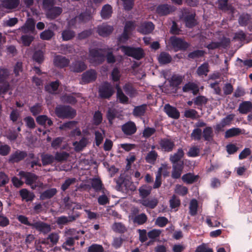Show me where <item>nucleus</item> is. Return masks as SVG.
<instances>
[{
	"mask_svg": "<svg viewBox=\"0 0 252 252\" xmlns=\"http://www.w3.org/2000/svg\"><path fill=\"white\" fill-rule=\"evenodd\" d=\"M103 51V50L102 49L94 48L90 50L89 56L92 62L99 64L102 63L105 58Z\"/></svg>",
	"mask_w": 252,
	"mask_h": 252,
	"instance_id": "nucleus-8",
	"label": "nucleus"
},
{
	"mask_svg": "<svg viewBox=\"0 0 252 252\" xmlns=\"http://www.w3.org/2000/svg\"><path fill=\"white\" fill-rule=\"evenodd\" d=\"M209 72V65L207 62L204 63L198 67L196 73L199 76H206Z\"/></svg>",
	"mask_w": 252,
	"mask_h": 252,
	"instance_id": "nucleus-29",
	"label": "nucleus"
},
{
	"mask_svg": "<svg viewBox=\"0 0 252 252\" xmlns=\"http://www.w3.org/2000/svg\"><path fill=\"white\" fill-rule=\"evenodd\" d=\"M47 17L49 18L54 19L61 14L63 12L62 7L53 6L45 10Z\"/></svg>",
	"mask_w": 252,
	"mask_h": 252,
	"instance_id": "nucleus-21",
	"label": "nucleus"
},
{
	"mask_svg": "<svg viewBox=\"0 0 252 252\" xmlns=\"http://www.w3.org/2000/svg\"><path fill=\"white\" fill-rule=\"evenodd\" d=\"M42 105L41 103H36L30 108V111L34 116H37L42 111Z\"/></svg>",
	"mask_w": 252,
	"mask_h": 252,
	"instance_id": "nucleus-49",
	"label": "nucleus"
},
{
	"mask_svg": "<svg viewBox=\"0 0 252 252\" xmlns=\"http://www.w3.org/2000/svg\"><path fill=\"white\" fill-rule=\"evenodd\" d=\"M170 207L174 209L180 206L181 204L180 199L176 195H173L169 200Z\"/></svg>",
	"mask_w": 252,
	"mask_h": 252,
	"instance_id": "nucleus-59",
	"label": "nucleus"
},
{
	"mask_svg": "<svg viewBox=\"0 0 252 252\" xmlns=\"http://www.w3.org/2000/svg\"><path fill=\"white\" fill-rule=\"evenodd\" d=\"M87 65L85 61L78 59H75L69 65V69L75 73H81L85 70Z\"/></svg>",
	"mask_w": 252,
	"mask_h": 252,
	"instance_id": "nucleus-10",
	"label": "nucleus"
},
{
	"mask_svg": "<svg viewBox=\"0 0 252 252\" xmlns=\"http://www.w3.org/2000/svg\"><path fill=\"white\" fill-rule=\"evenodd\" d=\"M156 11L160 16L166 15L171 12V7L167 4H160L157 7Z\"/></svg>",
	"mask_w": 252,
	"mask_h": 252,
	"instance_id": "nucleus-28",
	"label": "nucleus"
},
{
	"mask_svg": "<svg viewBox=\"0 0 252 252\" xmlns=\"http://www.w3.org/2000/svg\"><path fill=\"white\" fill-rule=\"evenodd\" d=\"M76 182V179L75 178H68L66 179L64 182L61 186V189L65 191L70 185L74 184Z\"/></svg>",
	"mask_w": 252,
	"mask_h": 252,
	"instance_id": "nucleus-58",
	"label": "nucleus"
},
{
	"mask_svg": "<svg viewBox=\"0 0 252 252\" xmlns=\"http://www.w3.org/2000/svg\"><path fill=\"white\" fill-rule=\"evenodd\" d=\"M19 194L22 199L25 200L27 202L32 201L34 197L33 193H30L26 189H21L19 191Z\"/></svg>",
	"mask_w": 252,
	"mask_h": 252,
	"instance_id": "nucleus-35",
	"label": "nucleus"
},
{
	"mask_svg": "<svg viewBox=\"0 0 252 252\" xmlns=\"http://www.w3.org/2000/svg\"><path fill=\"white\" fill-rule=\"evenodd\" d=\"M75 35V32L70 30H65L62 33V37L63 41L71 40L74 37Z\"/></svg>",
	"mask_w": 252,
	"mask_h": 252,
	"instance_id": "nucleus-48",
	"label": "nucleus"
},
{
	"mask_svg": "<svg viewBox=\"0 0 252 252\" xmlns=\"http://www.w3.org/2000/svg\"><path fill=\"white\" fill-rule=\"evenodd\" d=\"M252 110V103L249 101H245L240 104L238 111L240 113L246 114Z\"/></svg>",
	"mask_w": 252,
	"mask_h": 252,
	"instance_id": "nucleus-25",
	"label": "nucleus"
},
{
	"mask_svg": "<svg viewBox=\"0 0 252 252\" xmlns=\"http://www.w3.org/2000/svg\"><path fill=\"white\" fill-rule=\"evenodd\" d=\"M10 75L8 69L0 67V94H5L9 90L10 84L8 79Z\"/></svg>",
	"mask_w": 252,
	"mask_h": 252,
	"instance_id": "nucleus-2",
	"label": "nucleus"
},
{
	"mask_svg": "<svg viewBox=\"0 0 252 252\" xmlns=\"http://www.w3.org/2000/svg\"><path fill=\"white\" fill-rule=\"evenodd\" d=\"M32 59L36 63L41 64L45 60L44 52L41 50L35 51L33 54Z\"/></svg>",
	"mask_w": 252,
	"mask_h": 252,
	"instance_id": "nucleus-36",
	"label": "nucleus"
},
{
	"mask_svg": "<svg viewBox=\"0 0 252 252\" xmlns=\"http://www.w3.org/2000/svg\"><path fill=\"white\" fill-rule=\"evenodd\" d=\"M57 192L56 188L47 189L41 193L40 199L42 200L51 199L57 194Z\"/></svg>",
	"mask_w": 252,
	"mask_h": 252,
	"instance_id": "nucleus-24",
	"label": "nucleus"
},
{
	"mask_svg": "<svg viewBox=\"0 0 252 252\" xmlns=\"http://www.w3.org/2000/svg\"><path fill=\"white\" fill-rule=\"evenodd\" d=\"M202 137L205 141H211L214 137L213 130L211 126H207L202 132Z\"/></svg>",
	"mask_w": 252,
	"mask_h": 252,
	"instance_id": "nucleus-30",
	"label": "nucleus"
},
{
	"mask_svg": "<svg viewBox=\"0 0 252 252\" xmlns=\"http://www.w3.org/2000/svg\"><path fill=\"white\" fill-rule=\"evenodd\" d=\"M25 163L27 166H30L31 169L33 168L35 166L39 167L42 166L39 157L33 153H28V156L25 159Z\"/></svg>",
	"mask_w": 252,
	"mask_h": 252,
	"instance_id": "nucleus-13",
	"label": "nucleus"
},
{
	"mask_svg": "<svg viewBox=\"0 0 252 252\" xmlns=\"http://www.w3.org/2000/svg\"><path fill=\"white\" fill-rule=\"evenodd\" d=\"M112 12V6L108 4H105L100 12L101 17L103 19H108L111 17Z\"/></svg>",
	"mask_w": 252,
	"mask_h": 252,
	"instance_id": "nucleus-26",
	"label": "nucleus"
},
{
	"mask_svg": "<svg viewBox=\"0 0 252 252\" xmlns=\"http://www.w3.org/2000/svg\"><path fill=\"white\" fill-rule=\"evenodd\" d=\"M123 89L125 93L130 97H132L136 94V90L133 85L129 83H126L123 87Z\"/></svg>",
	"mask_w": 252,
	"mask_h": 252,
	"instance_id": "nucleus-46",
	"label": "nucleus"
},
{
	"mask_svg": "<svg viewBox=\"0 0 252 252\" xmlns=\"http://www.w3.org/2000/svg\"><path fill=\"white\" fill-rule=\"evenodd\" d=\"M41 158L42 161L41 164H42L43 166L51 164L55 160L54 157L48 154H42L41 155Z\"/></svg>",
	"mask_w": 252,
	"mask_h": 252,
	"instance_id": "nucleus-33",
	"label": "nucleus"
},
{
	"mask_svg": "<svg viewBox=\"0 0 252 252\" xmlns=\"http://www.w3.org/2000/svg\"><path fill=\"white\" fill-rule=\"evenodd\" d=\"M103 247L100 245L94 244L90 246L88 249L87 252H103Z\"/></svg>",
	"mask_w": 252,
	"mask_h": 252,
	"instance_id": "nucleus-63",
	"label": "nucleus"
},
{
	"mask_svg": "<svg viewBox=\"0 0 252 252\" xmlns=\"http://www.w3.org/2000/svg\"><path fill=\"white\" fill-rule=\"evenodd\" d=\"M182 90L184 93L191 91L194 95H197L199 91L198 85L192 82H189L185 84L183 87Z\"/></svg>",
	"mask_w": 252,
	"mask_h": 252,
	"instance_id": "nucleus-19",
	"label": "nucleus"
},
{
	"mask_svg": "<svg viewBox=\"0 0 252 252\" xmlns=\"http://www.w3.org/2000/svg\"><path fill=\"white\" fill-rule=\"evenodd\" d=\"M175 192L180 195L185 196L188 193V189L185 186L178 184L176 186Z\"/></svg>",
	"mask_w": 252,
	"mask_h": 252,
	"instance_id": "nucleus-57",
	"label": "nucleus"
},
{
	"mask_svg": "<svg viewBox=\"0 0 252 252\" xmlns=\"http://www.w3.org/2000/svg\"><path fill=\"white\" fill-rule=\"evenodd\" d=\"M103 186L102 181L99 178H94L92 179L91 187L96 192L101 191Z\"/></svg>",
	"mask_w": 252,
	"mask_h": 252,
	"instance_id": "nucleus-37",
	"label": "nucleus"
},
{
	"mask_svg": "<svg viewBox=\"0 0 252 252\" xmlns=\"http://www.w3.org/2000/svg\"><path fill=\"white\" fill-rule=\"evenodd\" d=\"M199 178L198 175H194L193 173H188L183 175V181L188 184H191L196 182Z\"/></svg>",
	"mask_w": 252,
	"mask_h": 252,
	"instance_id": "nucleus-27",
	"label": "nucleus"
},
{
	"mask_svg": "<svg viewBox=\"0 0 252 252\" xmlns=\"http://www.w3.org/2000/svg\"><path fill=\"white\" fill-rule=\"evenodd\" d=\"M69 157V154L66 152H57L55 155L54 158L55 160L58 162H63L66 161Z\"/></svg>",
	"mask_w": 252,
	"mask_h": 252,
	"instance_id": "nucleus-44",
	"label": "nucleus"
},
{
	"mask_svg": "<svg viewBox=\"0 0 252 252\" xmlns=\"http://www.w3.org/2000/svg\"><path fill=\"white\" fill-rule=\"evenodd\" d=\"M147 219L148 218L146 214L144 213H141L134 217L133 221L134 223H136L138 225H142L147 221Z\"/></svg>",
	"mask_w": 252,
	"mask_h": 252,
	"instance_id": "nucleus-53",
	"label": "nucleus"
},
{
	"mask_svg": "<svg viewBox=\"0 0 252 252\" xmlns=\"http://www.w3.org/2000/svg\"><path fill=\"white\" fill-rule=\"evenodd\" d=\"M195 13H191L185 16L184 21L187 28H192L197 25V20L195 18Z\"/></svg>",
	"mask_w": 252,
	"mask_h": 252,
	"instance_id": "nucleus-23",
	"label": "nucleus"
},
{
	"mask_svg": "<svg viewBox=\"0 0 252 252\" xmlns=\"http://www.w3.org/2000/svg\"><path fill=\"white\" fill-rule=\"evenodd\" d=\"M202 134V130L200 128H196L192 130L190 137L194 140L199 141L201 139Z\"/></svg>",
	"mask_w": 252,
	"mask_h": 252,
	"instance_id": "nucleus-61",
	"label": "nucleus"
},
{
	"mask_svg": "<svg viewBox=\"0 0 252 252\" xmlns=\"http://www.w3.org/2000/svg\"><path fill=\"white\" fill-rule=\"evenodd\" d=\"M55 35L54 32L51 30H46L41 32L40 38L44 40H50Z\"/></svg>",
	"mask_w": 252,
	"mask_h": 252,
	"instance_id": "nucleus-50",
	"label": "nucleus"
},
{
	"mask_svg": "<svg viewBox=\"0 0 252 252\" xmlns=\"http://www.w3.org/2000/svg\"><path fill=\"white\" fill-rule=\"evenodd\" d=\"M70 60L66 57L62 55H56L53 59L54 65L59 68H63L68 66Z\"/></svg>",
	"mask_w": 252,
	"mask_h": 252,
	"instance_id": "nucleus-15",
	"label": "nucleus"
},
{
	"mask_svg": "<svg viewBox=\"0 0 252 252\" xmlns=\"http://www.w3.org/2000/svg\"><path fill=\"white\" fill-rule=\"evenodd\" d=\"M158 157L157 152L155 150L149 152L145 157V160L147 163L154 164Z\"/></svg>",
	"mask_w": 252,
	"mask_h": 252,
	"instance_id": "nucleus-40",
	"label": "nucleus"
},
{
	"mask_svg": "<svg viewBox=\"0 0 252 252\" xmlns=\"http://www.w3.org/2000/svg\"><path fill=\"white\" fill-rule=\"evenodd\" d=\"M206 54V52L202 50H196L189 53L188 55L189 59L194 60L195 59L203 57Z\"/></svg>",
	"mask_w": 252,
	"mask_h": 252,
	"instance_id": "nucleus-42",
	"label": "nucleus"
},
{
	"mask_svg": "<svg viewBox=\"0 0 252 252\" xmlns=\"http://www.w3.org/2000/svg\"><path fill=\"white\" fill-rule=\"evenodd\" d=\"M208 102V99L203 95H199L193 99V102L197 106H202Z\"/></svg>",
	"mask_w": 252,
	"mask_h": 252,
	"instance_id": "nucleus-60",
	"label": "nucleus"
},
{
	"mask_svg": "<svg viewBox=\"0 0 252 252\" xmlns=\"http://www.w3.org/2000/svg\"><path fill=\"white\" fill-rule=\"evenodd\" d=\"M21 178L25 180L26 185L30 186L32 189H35L38 187L39 177L35 174L27 171H21L19 173Z\"/></svg>",
	"mask_w": 252,
	"mask_h": 252,
	"instance_id": "nucleus-3",
	"label": "nucleus"
},
{
	"mask_svg": "<svg viewBox=\"0 0 252 252\" xmlns=\"http://www.w3.org/2000/svg\"><path fill=\"white\" fill-rule=\"evenodd\" d=\"M97 73L94 69H90L81 75L80 84L85 85L93 82L96 79Z\"/></svg>",
	"mask_w": 252,
	"mask_h": 252,
	"instance_id": "nucleus-9",
	"label": "nucleus"
},
{
	"mask_svg": "<svg viewBox=\"0 0 252 252\" xmlns=\"http://www.w3.org/2000/svg\"><path fill=\"white\" fill-rule=\"evenodd\" d=\"M121 129L126 135L131 136L136 132L137 127L133 122L129 121L122 126Z\"/></svg>",
	"mask_w": 252,
	"mask_h": 252,
	"instance_id": "nucleus-14",
	"label": "nucleus"
},
{
	"mask_svg": "<svg viewBox=\"0 0 252 252\" xmlns=\"http://www.w3.org/2000/svg\"><path fill=\"white\" fill-rule=\"evenodd\" d=\"M146 111V105H141L135 107L133 111V114L135 116L141 117L144 115Z\"/></svg>",
	"mask_w": 252,
	"mask_h": 252,
	"instance_id": "nucleus-55",
	"label": "nucleus"
},
{
	"mask_svg": "<svg viewBox=\"0 0 252 252\" xmlns=\"http://www.w3.org/2000/svg\"><path fill=\"white\" fill-rule=\"evenodd\" d=\"M60 85V81L57 80L55 81L51 82L49 85L46 86L45 89L48 92L50 93H53L54 92L58 90Z\"/></svg>",
	"mask_w": 252,
	"mask_h": 252,
	"instance_id": "nucleus-43",
	"label": "nucleus"
},
{
	"mask_svg": "<svg viewBox=\"0 0 252 252\" xmlns=\"http://www.w3.org/2000/svg\"><path fill=\"white\" fill-rule=\"evenodd\" d=\"M98 93L100 98L109 99L114 94L115 90L110 82L105 81L99 86Z\"/></svg>",
	"mask_w": 252,
	"mask_h": 252,
	"instance_id": "nucleus-5",
	"label": "nucleus"
},
{
	"mask_svg": "<svg viewBox=\"0 0 252 252\" xmlns=\"http://www.w3.org/2000/svg\"><path fill=\"white\" fill-rule=\"evenodd\" d=\"M164 112L169 117L178 119L180 117V112L177 109L169 104H166L164 107Z\"/></svg>",
	"mask_w": 252,
	"mask_h": 252,
	"instance_id": "nucleus-18",
	"label": "nucleus"
},
{
	"mask_svg": "<svg viewBox=\"0 0 252 252\" xmlns=\"http://www.w3.org/2000/svg\"><path fill=\"white\" fill-rule=\"evenodd\" d=\"M112 229L116 232L124 233L126 231V228L122 222H115L112 225Z\"/></svg>",
	"mask_w": 252,
	"mask_h": 252,
	"instance_id": "nucleus-52",
	"label": "nucleus"
},
{
	"mask_svg": "<svg viewBox=\"0 0 252 252\" xmlns=\"http://www.w3.org/2000/svg\"><path fill=\"white\" fill-rule=\"evenodd\" d=\"M117 97L121 103L127 104L128 102V98L124 94L121 89L118 90Z\"/></svg>",
	"mask_w": 252,
	"mask_h": 252,
	"instance_id": "nucleus-56",
	"label": "nucleus"
},
{
	"mask_svg": "<svg viewBox=\"0 0 252 252\" xmlns=\"http://www.w3.org/2000/svg\"><path fill=\"white\" fill-rule=\"evenodd\" d=\"M20 4V0H3L4 7L8 9L16 8Z\"/></svg>",
	"mask_w": 252,
	"mask_h": 252,
	"instance_id": "nucleus-34",
	"label": "nucleus"
},
{
	"mask_svg": "<svg viewBox=\"0 0 252 252\" xmlns=\"http://www.w3.org/2000/svg\"><path fill=\"white\" fill-rule=\"evenodd\" d=\"M57 117L62 119H73L76 115V111L69 105H58L55 109Z\"/></svg>",
	"mask_w": 252,
	"mask_h": 252,
	"instance_id": "nucleus-1",
	"label": "nucleus"
},
{
	"mask_svg": "<svg viewBox=\"0 0 252 252\" xmlns=\"http://www.w3.org/2000/svg\"><path fill=\"white\" fill-rule=\"evenodd\" d=\"M218 8L223 12H229L233 14L234 9L233 6L228 3V0H218L217 2Z\"/></svg>",
	"mask_w": 252,
	"mask_h": 252,
	"instance_id": "nucleus-17",
	"label": "nucleus"
},
{
	"mask_svg": "<svg viewBox=\"0 0 252 252\" xmlns=\"http://www.w3.org/2000/svg\"><path fill=\"white\" fill-rule=\"evenodd\" d=\"M158 144L159 148H158V149L161 150V151L164 153L172 152L175 147L174 141L168 137L161 138Z\"/></svg>",
	"mask_w": 252,
	"mask_h": 252,
	"instance_id": "nucleus-7",
	"label": "nucleus"
},
{
	"mask_svg": "<svg viewBox=\"0 0 252 252\" xmlns=\"http://www.w3.org/2000/svg\"><path fill=\"white\" fill-rule=\"evenodd\" d=\"M154 29L155 26L152 22H144L140 25L137 30L143 34H147L151 33Z\"/></svg>",
	"mask_w": 252,
	"mask_h": 252,
	"instance_id": "nucleus-16",
	"label": "nucleus"
},
{
	"mask_svg": "<svg viewBox=\"0 0 252 252\" xmlns=\"http://www.w3.org/2000/svg\"><path fill=\"white\" fill-rule=\"evenodd\" d=\"M28 154L26 151L16 150L10 155L9 157L8 161L10 163H18L27 158Z\"/></svg>",
	"mask_w": 252,
	"mask_h": 252,
	"instance_id": "nucleus-11",
	"label": "nucleus"
},
{
	"mask_svg": "<svg viewBox=\"0 0 252 252\" xmlns=\"http://www.w3.org/2000/svg\"><path fill=\"white\" fill-rule=\"evenodd\" d=\"M251 15L248 13H243L241 14L238 19V23L240 26H246L249 23Z\"/></svg>",
	"mask_w": 252,
	"mask_h": 252,
	"instance_id": "nucleus-41",
	"label": "nucleus"
},
{
	"mask_svg": "<svg viewBox=\"0 0 252 252\" xmlns=\"http://www.w3.org/2000/svg\"><path fill=\"white\" fill-rule=\"evenodd\" d=\"M32 228L35 229L40 233L43 234L48 233L51 230L50 224L40 220L34 221Z\"/></svg>",
	"mask_w": 252,
	"mask_h": 252,
	"instance_id": "nucleus-12",
	"label": "nucleus"
},
{
	"mask_svg": "<svg viewBox=\"0 0 252 252\" xmlns=\"http://www.w3.org/2000/svg\"><path fill=\"white\" fill-rule=\"evenodd\" d=\"M158 61L160 64H166L171 62L172 57L169 53L162 52L158 57Z\"/></svg>",
	"mask_w": 252,
	"mask_h": 252,
	"instance_id": "nucleus-31",
	"label": "nucleus"
},
{
	"mask_svg": "<svg viewBox=\"0 0 252 252\" xmlns=\"http://www.w3.org/2000/svg\"><path fill=\"white\" fill-rule=\"evenodd\" d=\"M198 207L197 201L195 199H192L189 207V212L191 216H194L197 214Z\"/></svg>",
	"mask_w": 252,
	"mask_h": 252,
	"instance_id": "nucleus-45",
	"label": "nucleus"
},
{
	"mask_svg": "<svg viewBox=\"0 0 252 252\" xmlns=\"http://www.w3.org/2000/svg\"><path fill=\"white\" fill-rule=\"evenodd\" d=\"M241 129L237 127H233L227 130L225 132V138H228L238 136L241 134Z\"/></svg>",
	"mask_w": 252,
	"mask_h": 252,
	"instance_id": "nucleus-39",
	"label": "nucleus"
},
{
	"mask_svg": "<svg viewBox=\"0 0 252 252\" xmlns=\"http://www.w3.org/2000/svg\"><path fill=\"white\" fill-rule=\"evenodd\" d=\"M24 121L26 123V126L30 129H32L35 127V124L34 120L31 116L26 117L24 119Z\"/></svg>",
	"mask_w": 252,
	"mask_h": 252,
	"instance_id": "nucleus-62",
	"label": "nucleus"
},
{
	"mask_svg": "<svg viewBox=\"0 0 252 252\" xmlns=\"http://www.w3.org/2000/svg\"><path fill=\"white\" fill-rule=\"evenodd\" d=\"M113 30L112 26L103 24L98 27L97 32L100 36L105 37L110 35Z\"/></svg>",
	"mask_w": 252,
	"mask_h": 252,
	"instance_id": "nucleus-20",
	"label": "nucleus"
},
{
	"mask_svg": "<svg viewBox=\"0 0 252 252\" xmlns=\"http://www.w3.org/2000/svg\"><path fill=\"white\" fill-rule=\"evenodd\" d=\"M158 201L157 198H154L151 199H146L142 201V204L143 206L150 209H154L158 204Z\"/></svg>",
	"mask_w": 252,
	"mask_h": 252,
	"instance_id": "nucleus-38",
	"label": "nucleus"
},
{
	"mask_svg": "<svg viewBox=\"0 0 252 252\" xmlns=\"http://www.w3.org/2000/svg\"><path fill=\"white\" fill-rule=\"evenodd\" d=\"M162 170V167H160L158 169V172L156 174V181L153 186L154 189H158L161 185Z\"/></svg>",
	"mask_w": 252,
	"mask_h": 252,
	"instance_id": "nucleus-54",
	"label": "nucleus"
},
{
	"mask_svg": "<svg viewBox=\"0 0 252 252\" xmlns=\"http://www.w3.org/2000/svg\"><path fill=\"white\" fill-rule=\"evenodd\" d=\"M183 80V77L181 75H173L170 81V85L173 87H177L182 83Z\"/></svg>",
	"mask_w": 252,
	"mask_h": 252,
	"instance_id": "nucleus-47",
	"label": "nucleus"
},
{
	"mask_svg": "<svg viewBox=\"0 0 252 252\" xmlns=\"http://www.w3.org/2000/svg\"><path fill=\"white\" fill-rule=\"evenodd\" d=\"M122 51L126 56L139 60L144 57L143 50L140 47H133L123 45L121 47Z\"/></svg>",
	"mask_w": 252,
	"mask_h": 252,
	"instance_id": "nucleus-4",
	"label": "nucleus"
},
{
	"mask_svg": "<svg viewBox=\"0 0 252 252\" xmlns=\"http://www.w3.org/2000/svg\"><path fill=\"white\" fill-rule=\"evenodd\" d=\"M185 155L184 152L182 148L178 149L176 153L170 156L169 160L172 163H176L179 162H184L181 160Z\"/></svg>",
	"mask_w": 252,
	"mask_h": 252,
	"instance_id": "nucleus-22",
	"label": "nucleus"
},
{
	"mask_svg": "<svg viewBox=\"0 0 252 252\" xmlns=\"http://www.w3.org/2000/svg\"><path fill=\"white\" fill-rule=\"evenodd\" d=\"M139 195L142 198L147 197L151 192V188L147 186H143L139 189Z\"/></svg>",
	"mask_w": 252,
	"mask_h": 252,
	"instance_id": "nucleus-51",
	"label": "nucleus"
},
{
	"mask_svg": "<svg viewBox=\"0 0 252 252\" xmlns=\"http://www.w3.org/2000/svg\"><path fill=\"white\" fill-rule=\"evenodd\" d=\"M75 245V238L73 237H68L66 241L63 244V249L67 251L71 252L74 250V245Z\"/></svg>",
	"mask_w": 252,
	"mask_h": 252,
	"instance_id": "nucleus-32",
	"label": "nucleus"
},
{
	"mask_svg": "<svg viewBox=\"0 0 252 252\" xmlns=\"http://www.w3.org/2000/svg\"><path fill=\"white\" fill-rule=\"evenodd\" d=\"M94 123L95 125L98 126L100 124L102 121V115L99 111L94 112L93 117Z\"/></svg>",
	"mask_w": 252,
	"mask_h": 252,
	"instance_id": "nucleus-64",
	"label": "nucleus"
},
{
	"mask_svg": "<svg viewBox=\"0 0 252 252\" xmlns=\"http://www.w3.org/2000/svg\"><path fill=\"white\" fill-rule=\"evenodd\" d=\"M170 42L175 51H185L189 46L187 42L176 36H171L170 38Z\"/></svg>",
	"mask_w": 252,
	"mask_h": 252,
	"instance_id": "nucleus-6",
	"label": "nucleus"
}]
</instances>
